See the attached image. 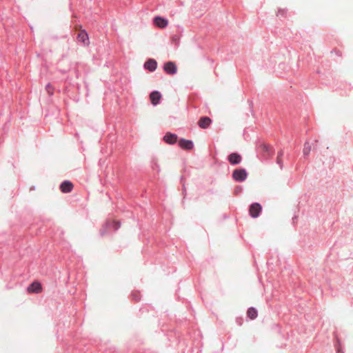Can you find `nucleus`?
Returning <instances> with one entry per match:
<instances>
[{
    "mask_svg": "<svg viewBox=\"0 0 353 353\" xmlns=\"http://www.w3.org/2000/svg\"><path fill=\"white\" fill-rule=\"evenodd\" d=\"M112 228L114 230H117L120 227V223L116 221L112 222Z\"/></svg>",
    "mask_w": 353,
    "mask_h": 353,
    "instance_id": "obj_17",
    "label": "nucleus"
},
{
    "mask_svg": "<svg viewBox=\"0 0 353 353\" xmlns=\"http://www.w3.org/2000/svg\"><path fill=\"white\" fill-rule=\"evenodd\" d=\"M283 155V151L279 152V153L278 154V157H277V162H278V163H279V164L281 163V158H282Z\"/></svg>",
    "mask_w": 353,
    "mask_h": 353,
    "instance_id": "obj_18",
    "label": "nucleus"
},
{
    "mask_svg": "<svg viewBox=\"0 0 353 353\" xmlns=\"http://www.w3.org/2000/svg\"><path fill=\"white\" fill-rule=\"evenodd\" d=\"M157 63L154 59H149L144 64L145 68L151 72L154 71L157 69Z\"/></svg>",
    "mask_w": 353,
    "mask_h": 353,
    "instance_id": "obj_13",
    "label": "nucleus"
},
{
    "mask_svg": "<svg viewBox=\"0 0 353 353\" xmlns=\"http://www.w3.org/2000/svg\"><path fill=\"white\" fill-rule=\"evenodd\" d=\"M247 172L244 169H237L234 170L232 176L233 178L238 181H243L247 178Z\"/></svg>",
    "mask_w": 353,
    "mask_h": 353,
    "instance_id": "obj_1",
    "label": "nucleus"
},
{
    "mask_svg": "<svg viewBox=\"0 0 353 353\" xmlns=\"http://www.w3.org/2000/svg\"><path fill=\"white\" fill-rule=\"evenodd\" d=\"M163 140L168 144H174L177 141V135L175 134L168 132L164 136Z\"/></svg>",
    "mask_w": 353,
    "mask_h": 353,
    "instance_id": "obj_11",
    "label": "nucleus"
},
{
    "mask_svg": "<svg viewBox=\"0 0 353 353\" xmlns=\"http://www.w3.org/2000/svg\"><path fill=\"white\" fill-rule=\"evenodd\" d=\"M212 123V120L208 117H202L200 118L198 125L202 129L208 128Z\"/></svg>",
    "mask_w": 353,
    "mask_h": 353,
    "instance_id": "obj_6",
    "label": "nucleus"
},
{
    "mask_svg": "<svg viewBox=\"0 0 353 353\" xmlns=\"http://www.w3.org/2000/svg\"><path fill=\"white\" fill-rule=\"evenodd\" d=\"M77 39L79 41L83 43L85 46L89 45L88 34L83 30H80L79 32L78 33Z\"/></svg>",
    "mask_w": 353,
    "mask_h": 353,
    "instance_id": "obj_4",
    "label": "nucleus"
},
{
    "mask_svg": "<svg viewBox=\"0 0 353 353\" xmlns=\"http://www.w3.org/2000/svg\"><path fill=\"white\" fill-rule=\"evenodd\" d=\"M161 98V95L158 91H153L150 94V101L154 105H156L159 103Z\"/></svg>",
    "mask_w": 353,
    "mask_h": 353,
    "instance_id": "obj_10",
    "label": "nucleus"
},
{
    "mask_svg": "<svg viewBox=\"0 0 353 353\" xmlns=\"http://www.w3.org/2000/svg\"><path fill=\"white\" fill-rule=\"evenodd\" d=\"M250 214L251 216L256 218L259 216V214L261 212V206L259 203H254L252 204L250 207Z\"/></svg>",
    "mask_w": 353,
    "mask_h": 353,
    "instance_id": "obj_2",
    "label": "nucleus"
},
{
    "mask_svg": "<svg viewBox=\"0 0 353 353\" xmlns=\"http://www.w3.org/2000/svg\"><path fill=\"white\" fill-rule=\"evenodd\" d=\"M179 145L181 148L184 150H191L194 145L192 141L185 139H181L179 141Z\"/></svg>",
    "mask_w": 353,
    "mask_h": 353,
    "instance_id": "obj_9",
    "label": "nucleus"
},
{
    "mask_svg": "<svg viewBox=\"0 0 353 353\" xmlns=\"http://www.w3.org/2000/svg\"><path fill=\"white\" fill-rule=\"evenodd\" d=\"M27 290L28 293H40L42 291V287L40 283L33 282Z\"/></svg>",
    "mask_w": 353,
    "mask_h": 353,
    "instance_id": "obj_5",
    "label": "nucleus"
},
{
    "mask_svg": "<svg viewBox=\"0 0 353 353\" xmlns=\"http://www.w3.org/2000/svg\"><path fill=\"white\" fill-rule=\"evenodd\" d=\"M247 315L250 319H255L258 316L257 310L254 307H250L247 311Z\"/></svg>",
    "mask_w": 353,
    "mask_h": 353,
    "instance_id": "obj_14",
    "label": "nucleus"
},
{
    "mask_svg": "<svg viewBox=\"0 0 353 353\" xmlns=\"http://www.w3.org/2000/svg\"><path fill=\"white\" fill-rule=\"evenodd\" d=\"M228 161L231 164H238L241 161V157L237 153H232L228 156Z\"/></svg>",
    "mask_w": 353,
    "mask_h": 353,
    "instance_id": "obj_12",
    "label": "nucleus"
},
{
    "mask_svg": "<svg viewBox=\"0 0 353 353\" xmlns=\"http://www.w3.org/2000/svg\"><path fill=\"white\" fill-rule=\"evenodd\" d=\"M73 184L69 181H64L60 185V190L63 193L70 192L73 189Z\"/></svg>",
    "mask_w": 353,
    "mask_h": 353,
    "instance_id": "obj_7",
    "label": "nucleus"
},
{
    "mask_svg": "<svg viewBox=\"0 0 353 353\" xmlns=\"http://www.w3.org/2000/svg\"><path fill=\"white\" fill-rule=\"evenodd\" d=\"M46 91L48 92V93L50 94V95H52L53 94V88L51 86L50 84H48L46 87Z\"/></svg>",
    "mask_w": 353,
    "mask_h": 353,
    "instance_id": "obj_16",
    "label": "nucleus"
},
{
    "mask_svg": "<svg viewBox=\"0 0 353 353\" xmlns=\"http://www.w3.org/2000/svg\"><path fill=\"white\" fill-rule=\"evenodd\" d=\"M154 23L160 28H164L168 26V21L161 17H156L154 19Z\"/></svg>",
    "mask_w": 353,
    "mask_h": 353,
    "instance_id": "obj_8",
    "label": "nucleus"
},
{
    "mask_svg": "<svg viewBox=\"0 0 353 353\" xmlns=\"http://www.w3.org/2000/svg\"><path fill=\"white\" fill-rule=\"evenodd\" d=\"M163 69L168 74H174L177 71L176 64L172 61H168L164 64Z\"/></svg>",
    "mask_w": 353,
    "mask_h": 353,
    "instance_id": "obj_3",
    "label": "nucleus"
},
{
    "mask_svg": "<svg viewBox=\"0 0 353 353\" xmlns=\"http://www.w3.org/2000/svg\"><path fill=\"white\" fill-rule=\"evenodd\" d=\"M311 150V146L308 142H306L303 148V154L304 155H308Z\"/></svg>",
    "mask_w": 353,
    "mask_h": 353,
    "instance_id": "obj_15",
    "label": "nucleus"
}]
</instances>
